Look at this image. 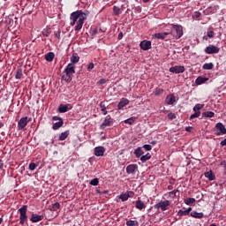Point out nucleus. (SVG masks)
I'll return each mask as SVG.
<instances>
[{"label": "nucleus", "mask_w": 226, "mask_h": 226, "mask_svg": "<svg viewBox=\"0 0 226 226\" xmlns=\"http://www.w3.org/2000/svg\"><path fill=\"white\" fill-rule=\"evenodd\" d=\"M87 19V12L82 11H76L71 13L70 20L71 26L74 27L75 31H80L84 26V22Z\"/></svg>", "instance_id": "nucleus-1"}, {"label": "nucleus", "mask_w": 226, "mask_h": 226, "mask_svg": "<svg viewBox=\"0 0 226 226\" xmlns=\"http://www.w3.org/2000/svg\"><path fill=\"white\" fill-rule=\"evenodd\" d=\"M64 73L65 74L62 76V79L66 80V82H72V75L75 73V65L73 64H69L64 70Z\"/></svg>", "instance_id": "nucleus-2"}, {"label": "nucleus", "mask_w": 226, "mask_h": 226, "mask_svg": "<svg viewBox=\"0 0 226 226\" xmlns=\"http://www.w3.org/2000/svg\"><path fill=\"white\" fill-rule=\"evenodd\" d=\"M173 29L170 32L172 36L179 40L183 36V26L179 25H172Z\"/></svg>", "instance_id": "nucleus-3"}, {"label": "nucleus", "mask_w": 226, "mask_h": 226, "mask_svg": "<svg viewBox=\"0 0 226 226\" xmlns=\"http://www.w3.org/2000/svg\"><path fill=\"white\" fill-rule=\"evenodd\" d=\"M19 223L20 225H24L26 223V220H27V207L24 205L19 210Z\"/></svg>", "instance_id": "nucleus-4"}, {"label": "nucleus", "mask_w": 226, "mask_h": 226, "mask_svg": "<svg viewBox=\"0 0 226 226\" xmlns=\"http://www.w3.org/2000/svg\"><path fill=\"white\" fill-rule=\"evenodd\" d=\"M169 206H170V201L164 200L155 204L154 207V209H161L162 211H167V209H169Z\"/></svg>", "instance_id": "nucleus-5"}, {"label": "nucleus", "mask_w": 226, "mask_h": 226, "mask_svg": "<svg viewBox=\"0 0 226 226\" xmlns=\"http://www.w3.org/2000/svg\"><path fill=\"white\" fill-rule=\"evenodd\" d=\"M30 121H31V119H29V117H21L19 119V121L18 122V129L24 130V128H26V126H27V123H29Z\"/></svg>", "instance_id": "nucleus-6"}, {"label": "nucleus", "mask_w": 226, "mask_h": 226, "mask_svg": "<svg viewBox=\"0 0 226 226\" xmlns=\"http://www.w3.org/2000/svg\"><path fill=\"white\" fill-rule=\"evenodd\" d=\"M206 54H218L220 52V48L215 45H209L205 49Z\"/></svg>", "instance_id": "nucleus-7"}, {"label": "nucleus", "mask_w": 226, "mask_h": 226, "mask_svg": "<svg viewBox=\"0 0 226 226\" xmlns=\"http://www.w3.org/2000/svg\"><path fill=\"white\" fill-rule=\"evenodd\" d=\"M170 73H184L185 72V66L183 65H176L170 68Z\"/></svg>", "instance_id": "nucleus-8"}, {"label": "nucleus", "mask_w": 226, "mask_h": 226, "mask_svg": "<svg viewBox=\"0 0 226 226\" xmlns=\"http://www.w3.org/2000/svg\"><path fill=\"white\" fill-rule=\"evenodd\" d=\"M215 128L219 131V132H216L215 135H225L226 134V128L225 125L222 123H217L215 124Z\"/></svg>", "instance_id": "nucleus-9"}, {"label": "nucleus", "mask_w": 226, "mask_h": 226, "mask_svg": "<svg viewBox=\"0 0 226 226\" xmlns=\"http://www.w3.org/2000/svg\"><path fill=\"white\" fill-rule=\"evenodd\" d=\"M134 193L132 191H127L125 193H123L119 196V199H121L122 202H126L130 197H133Z\"/></svg>", "instance_id": "nucleus-10"}, {"label": "nucleus", "mask_w": 226, "mask_h": 226, "mask_svg": "<svg viewBox=\"0 0 226 226\" xmlns=\"http://www.w3.org/2000/svg\"><path fill=\"white\" fill-rule=\"evenodd\" d=\"M68 110H72V104H60L58 107V112L61 114L68 112Z\"/></svg>", "instance_id": "nucleus-11"}, {"label": "nucleus", "mask_w": 226, "mask_h": 226, "mask_svg": "<svg viewBox=\"0 0 226 226\" xmlns=\"http://www.w3.org/2000/svg\"><path fill=\"white\" fill-rule=\"evenodd\" d=\"M94 154L95 156H103V154H105V147H96L94 150Z\"/></svg>", "instance_id": "nucleus-12"}, {"label": "nucleus", "mask_w": 226, "mask_h": 226, "mask_svg": "<svg viewBox=\"0 0 226 226\" xmlns=\"http://www.w3.org/2000/svg\"><path fill=\"white\" fill-rule=\"evenodd\" d=\"M139 47L142 50H149V49H151V41H142L139 43Z\"/></svg>", "instance_id": "nucleus-13"}, {"label": "nucleus", "mask_w": 226, "mask_h": 226, "mask_svg": "<svg viewBox=\"0 0 226 226\" xmlns=\"http://www.w3.org/2000/svg\"><path fill=\"white\" fill-rule=\"evenodd\" d=\"M43 220V215H38V214H32L30 221L33 223H38V222H41Z\"/></svg>", "instance_id": "nucleus-14"}, {"label": "nucleus", "mask_w": 226, "mask_h": 226, "mask_svg": "<svg viewBox=\"0 0 226 226\" xmlns=\"http://www.w3.org/2000/svg\"><path fill=\"white\" fill-rule=\"evenodd\" d=\"M169 34H170V32L157 33L154 35V38H157V40H165Z\"/></svg>", "instance_id": "nucleus-15"}, {"label": "nucleus", "mask_w": 226, "mask_h": 226, "mask_svg": "<svg viewBox=\"0 0 226 226\" xmlns=\"http://www.w3.org/2000/svg\"><path fill=\"white\" fill-rule=\"evenodd\" d=\"M167 105H174L176 103V96L174 94H169L165 100Z\"/></svg>", "instance_id": "nucleus-16"}, {"label": "nucleus", "mask_w": 226, "mask_h": 226, "mask_svg": "<svg viewBox=\"0 0 226 226\" xmlns=\"http://www.w3.org/2000/svg\"><path fill=\"white\" fill-rule=\"evenodd\" d=\"M139 169V166L137 164H131L126 167V172L127 174H133L135 170Z\"/></svg>", "instance_id": "nucleus-17"}, {"label": "nucleus", "mask_w": 226, "mask_h": 226, "mask_svg": "<svg viewBox=\"0 0 226 226\" xmlns=\"http://www.w3.org/2000/svg\"><path fill=\"white\" fill-rule=\"evenodd\" d=\"M112 124V118H105L102 124H101V129L107 128V126H110Z\"/></svg>", "instance_id": "nucleus-18"}, {"label": "nucleus", "mask_w": 226, "mask_h": 226, "mask_svg": "<svg viewBox=\"0 0 226 226\" xmlns=\"http://www.w3.org/2000/svg\"><path fill=\"white\" fill-rule=\"evenodd\" d=\"M128 103H130V101L126 98H123L117 106L119 110H121V109H123L124 107H126V105H128Z\"/></svg>", "instance_id": "nucleus-19"}, {"label": "nucleus", "mask_w": 226, "mask_h": 226, "mask_svg": "<svg viewBox=\"0 0 226 226\" xmlns=\"http://www.w3.org/2000/svg\"><path fill=\"white\" fill-rule=\"evenodd\" d=\"M191 216L192 218H199V219H201V218H204V213L200 212H197V211H192L190 213Z\"/></svg>", "instance_id": "nucleus-20"}, {"label": "nucleus", "mask_w": 226, "mask_h": 226, "mask_svg": "<svg viewBox=\"0 0 226 226\" xmlns=\"http://www.w3.org/2000/svg\"><path fill=\"white\" fill-rule=\"evenodd\" d=\"M79 59L80 57H79V55L77 53H73L71 56V64H77Z\"/></svg>", "instance_id": "nucleus-21"}, {"label": "nucleus", "mask_w": 226, "mask_h": 226, "mask_svg": "<svg viewBox=\"0 0 226 226\" xmlns=\"http://www.w3.org/2000/svg\"><path fill=\"white\" fill-rule=\"evenodd\" d=\"M69 136L70 131H65L59 135L58 140H66V139H68Z\"/></svg>", "instance_id": "nucleus-22"}, {"label": "nucleus", "mask_w": 226, "mask_h": 226, "mask_svg": "<svg viewBox=\"0 0 226 226\" xmlns=\"http://www.w3.org/2000/svg\"><path fill=\"white\" fill-rule=\"evenodd\" d=\"M207 13H216L218 11V5H212L207 9Z\"/></svg>", "instance_id": "nucleus-23"}, {"label": "nucleus", "mask_w": 226, "mask_h": 226, "mask_svg": "<svg viewBox=\"0 0 226 226\" xmlns=\"http://www.w3.org/2000/svg\"><path fill=\"white\" fill-rule=\"evenodd\" d=\"M54 56H55L54 52H49L48 54H46L45 59L49 63H51V61H54Z\"/></svg>", "instance_id": "nucleus-24"}, {"label": "nucleus", "mask_w": 226, "mask_h": 226, "mask_svg": "<svg viewBox=\"0 0 226 226\" xmlns=\"http://www.w3.org/2000/svg\"><path fill=\"white\" fill-rule=\"evenodd\" d=\"M134 154L136 155V158H140V156H142V154H144V150L140 147H138L134 151Z\"/></svg>", "instance_id": "nucleus-25"}, {"label": "nucleus", "mask_w": 226, "mask_h": 226, "mask_svg": "<svg viewBox=\"0 0 226 226\" xmlns=\"http://www.w3.org/2000/svg\"><path fill=\"white\" fill-rule=\"evenodd\" d=\"M205 177H207L209 181H215V175L213 174V171L205 172Z\"/></svg>", "instance_id": "nucleus-26"}, {"label": "nucleus", "mask_w": 226, "mask_h": 226, "mask_svg": "<svg viewBox=\"0 0 226 226\" xmlns=\"http://www.w3.org/2000/svg\"><path fill=\"white\" fill-rule=\"evenodd\" d=\"M147 160H151V154L147 153L145 155H142L140 157V162H142V163H146V162H147Z\"/></svg>", "instance_id": "nucleus-27"}, {"label": "nucleus", "mask_w": 226, "mask_h": 226, "mask_svg": "<svg viewBox=\"0 0 226 226\" xmlns=\"http://www.w3.org/2000/svg\"><path fill=\"white\" fill-rule=\"evenodd\" d=\"M135 121H137V117H132L130 118H127L124 121V123L125 124H133V123H135Z\"/></svg>", "instance_id": "nucleus-28"}, {"label": "nucleus", "mask_w": 226, "mask_h": 226, "mask_svg": "<svg viewBox=\"0 0 226 226\" xmlns=\"http://www.w3.org/2000/svg\"><path fill=\"white\" fill-rule=\"evenodd\" d=\"M195 82H196L197 86H200V84H204V82H207V79L202 78V77H198L196 79Z\"/></svg>", "instance_id": "nucleus-29"}, {"label": "nucleus", "mask_w": 226, "mask_h": 226, "mask_svg": "<svg viewBox=\"0 0 226 226\" xmlns=\"http://www.w3.org/2000/svg\"><path fill=\"white\" fill-rule=\"evenodd\" d=\"M113 13L114 15H121V13H123V10H121V8H119L118 6L114 5L113 7Z\"/></svg>", "instance_id": "nucleus-30"}, {"label": "nucleus", "mask_w": 226, "mask_h": 226, "mask_svg": "<svg viewBox=\"0 0 226 226\" xmlns=\"http://www.w3.org/2000/svg\"><path fill=\"white\" fill-rule=\"evenodd\" d=\"M215 68V64L213 63H207L203 64V70H213Z\"/></svg>", "instance_id": "nucleus-31"}, {"label": "nucleus", "mask_w": 226, "mask_h": 226, "mask_svg": "<svg viewBox=\"0 0 226 226\" xmlns=\"http://www.w3.org/2000/svg\"><path fill=\"white\" fill-rule=\"evenodd\" d=\"M136 207H137V209H139V210L144 209V202H142V200H138L136 201Z\"/></svg>", "instance_id": "nucleus-32"}, {"label": "nucleus", "mask_w": 226, "mask_h": 226, "mask_svg": "<svg viewBox=\"0 0 226 226\" xmlns=\"http://www.w3.org/2000/svg\"><path fill=\"white\" fill-rule=\"evenodd\" d=\"M203 117H215V112L206 111L202 113Z\"/></svg>", "instance_id": "nucleus-33"}, {"label": "nucleus", "mask_w": 226, "mask_h": 226, "mask_svg": "<svg viewBox=\"0 0 226 226\" xmlns=\"http://www.w3.org/2000/svg\"><path fill=\"white\" fill-rule=\"evenodd\" d=\"M185 203L187 206H192V204H195V199L194 198H188L185 200Z\"/></svg>", "instance_id": "nucleus-34"}, {"label": "nucleus", "mask_w": 226, "mask_h": 226, "mask_svg": "<svg viewBox=\"0 0 226 226\" xmlns=\"http://www.w3.org/2000/svg\"><path fill=\"white\" fill-rule=\"evenodd\" d=\"M100 109L102 112H103L104 116H107V106H105L104 102L100 103Z\"/></svg>", "instance_id": "nucleus-35"}, {"label": "nucleus", "mask_w": 226, "mask_h": 226, "mask_svg": "<svg viewBox=\"0 0 226 226\" xmlns=\"http://www.w3.org/2000/svg\"><path fill=\"white\" fill-rule=\"evenodd\" d=\"M126 225L127 226H139V222L129 220V221L126 222Z\"/></svg>", "instance_id": "nucleus-36"}, {"label": "nucleus", "mask_w": 226, "mask_h": 226, "mask_svg": "<svg viewBox=\"0 0 226 226\" xmlns=\"http://www.w3.org/2000/svg\"><path fill=\"white\" fill-rule=\"evenodd\" d=\"M204 107V104H196L193 107V110L194 112H200V109H202Z\"/></svg>", "instance_id": "nucleus-37"}, {"label": "nucleus", "mask_w": 226, "mask_h": 226, "mask_svg": "<svg viewBox=\"0 0 226 226\" xmlns=\"http://www.w3.org/2000/svg\"><path fill=\"white\" fill-rule=\"evenodd\" d=\"M23 73L22 69H17L15 78L16 79H22Z\"/></svg>", "instance_id": "nucleus-38"}, {"label": "nucleus", "mask_w": 226, "mask_h": 226, "mask_svg": "<svg viewBox=\"0 0 226 226\" xmlns=\"http://www.w3.org/2000/svg\"><path fill=\"white\" fill-rule=\"evenodd\" d=\"M100 183V180L98 178H94L90 181V185H92V186H98Z\"/></svg>", "instance_id": "nucleus-39"}, {"label": "nucleus", "mask_w": 226, "mask_h": 226, "mask_svg": "<svg viewBox=\"0 0 226 226\" xmlns=\"http://www.w3.org/2000/svg\"><path fill=\"white\" fill-rule=\"evenodd\" d=\"M177 216H188V212H186V210H179L177 212Z\"/></svg>", "instance_id": "nucleus-40"}, {"label": "nucleus", "mask_w": 226, "mask_h": 226, "mask_svg": "<svg viewBox=\"0 0 226 226\" xmlns=\"http://www.w3.org/2000/svg\"><path fill=\"white\" fill-rule=\"evenodd\" d=\"M200 117V111H195L194 114L191 115L190 119H195V117Z\"/></svg>", "instance_id": "nucleus-41"}, {"label": "nucleus", "mask_w": 226, "mask_h": 226, "mask_svg": "<svg viewBox=\"0 0 226 226\" xmlns=\"http://www.w3.org/2000/svg\"><path fill=\"white\" fill-rule=\"evenodd\" d=\"M36 167H38V165H37L36 163L31 162V163L29 164L28 169H29V170H34L36 169Z\"/></svg>", "instance_id": "nucleus-42"}, {"label": "nucleus", "mask_w": 226, "mask_h": 226, "mask_svg": "<svg viewBox=\"0 0 226 226\" xmlns=\"http://www.w3.org/2000/svg\"><path fill=\"white\" fill-rule=\"evenodd\" d=\"M57 128H61V126L64 124L63 118L57 117Z\"/></svg>", "instance_id": "nucleus-43"}, {"label": "nucleus", "mask_w": 226, "mask_h": 226, "mask_svg": "<svg viewBox=\"0 0 226 226\" xmlns=\"http://www.w3.org/2000/svg\"><path fill=\"white\" fill-rule=\"evenodd\" d=\"M207 38H214L215 37V32L214 31H207Z\"/></svg>", "instance_id": "nucleus-44"}, {"label": "nucleus", "mask_w": 226, "mask_h": 226, "mask_svg": "<svg viewBox=\"0 0 226 226\" xmlns=\"http://www.w3.org/2000/svg\"><path fill=\"white\" fill-rule=\"evenodd\" d=\"M160 94H163V89L162 88H157L155 90V96H160Z\"/></svg>", "instance_id": "nucleus-45"}, {"label": "nucleus", "mask_w": 226, "mask_h": 226, "mask_svg": "<svg viewBox=\"0 0 226 226\" xmlns=\"http://www.w3.org/2000/svg\"><path fill=\"white\" fill-rule=\"evenodd\" d=\"M178 190H173L169 192L170 197H176V193H177Z\"/></svg>", "instance_id": "nucleus-46"}, {"label": "nucleus", "mask_w": 226, "mask_h": 226, "mask_svg": "<svg viewBox=\"0 0 226 226\" xmlns=\"http://www.w3.org/2000/svg\"><path fill=\"white\" fill-rule=\"evenodd\" d=\"M98 86H102L103 84H107V79H102L97 82Z\"/></svg>", "instance_id": "nucleus-47"}, {"label": "nucleus", "mask_w": 226, "mask_h": 226, "mask_svg": "<svg viewBox=\"0 0 226 226\" xmlns=\"http://www.w3.org/2000/svg\"><path fill=\"white\" fill-rule=\"evenodd\" d=\"M168 119H170V120L176 119V114H174V113H169V114H168Z\"/></svg>", "instance_id": "nucleus-48"}, {"label": "nucleus", "mask_w": 226, "mask_h": 226, "mask_svg": "<svg viewBox=\"0 0 226 226\" xmlns=\"http://www.w3.org/2000/svg\"><path fill=\"white\" fill-rule=\"evenodd\" d=\"M143 147L146 151H151V149H153L151 145H144Z\"/></svg>", "instance_id": "nucleus-49"}, {"label": "nucleus", "mask_w": 226, "mask_h": 226, "mask_svg": "<svg viewBox=\"0 0 226 226\" xmlns=\"http://www.w3.org/2000/svg\"><path fill=\"white\" fill-rule=\"evenodd\" d=\"M93 68H94V64L90 63V64H88V67H87L88 72H91V70H93Z\"/></svg>", "instance_id": "nucleus-50"}, {"label": "nucleus", "mask_w": 226, "mask_h": 226, "mask_svg": "<svg viewBox=\"0 0 226 226\" xmlns=\"http://www.w3.org/2000/svg\"><path fill=\"white\" fill-rule=\"evenodd\" d=\"M222 167H223L224 170H226V161L221 162Z\"/></svg>", "instance_id": "nucleus-51"}, {"label": "nucleus", "mask_w": 226, "mask_h": 226, "mask_svg": "<svg viewBox=\"0 0 226 226\" xmlns=\"http://www.w3.org/2000/svg\"><path fill=\"white\" fill-rule=\"evenodd\" d=\"M200 17V12H195L193 15V19H199Z\"/></svg>", "instance_id": "nucleus-52"}, {"label": "nucleus", "mask_w": 226, "mask_h": 226, "mask_svg": "<svg viewBox=\"0 0 226 226\" xmlns=\"http://www.w3.org/2000/svg\"><path fill=\"white\" fill-rule=\"evenodd\" d=\"M52 128H53V130H57V122L53 124Z\"/></svg>", "instance_id": "nucleus-53"}, {"label": "nucleus", "mask_w": 226, "mask_h": 226, "mask_svg": "<svg viewBox=\"0 0 226 226\" xmlns=\"http://www.w3.org/2000/svg\"><path fill=\"white\" fill-rule=\"evenodd\" d=\"M221 146L226 147V139H224L222 141H221Z\"/></svg>", "instance_id": "nucleus-54"}, {"label": "nucleus", "mask_w": 226, "mask_h": 226, "mask_svg": "<svg viewBox=\"0 0 226 226\" xmlns=\"http://www.w3.org/2000/svg\"><path fill=\"white\" fill-rule=\"evenodd\" d=\"M185 211L187 212L188 215H190V213L192 212V207H188Z\"/></svg>", "instance_id": "nucleus-55"}, {"label": "nucleus", "mask_w": 226, "mask_h": 226, "mask_svg": "<svg viewBox=\"0 0 226 226\" xmlns=\"http://www.w3.org/2000/svg\"><path fill=\"white\" fill-rule=\"evenodd\" d=\"M118 40H123V33H120V34H118Z\"/></svg>", "instance_id": "nucleus-56"}, {"label": "nucleus", "mask_w": 226, "mask_h": 226, "mask_svg": "<svg viewBox=\"0 0 226 226\" xmlns=\"http://www.w3.org/2000/svg\"><path fill=\"white\" fill-rule=\"evenodd\" d=\"M53 209L56 211V209H57V203L56 202V203H54V205H53Z\"/></svg>", "instance_id": "nucleus-57"}, {"label": "nucleus", "mask_w": 226, "mask_h": 226, "mask_svg": "<svg viewBox=\"0 0 226 226\" xmlns=\"http://www.w3.org/2000/svg\"><path fill=\"white\" fill-rule=\"evenodd\" d=\"M54 121H57V116L52 117V123H54Z\"/></svg>", "instance_id": "nucleus-58"}, {"label": "nucleus", "mask_w": 226, "mask_h": 226, "mask_svg": "<svg viewBox=\"0 0 226 226\" xmlns=\"http://www.w3.org/2000/svg\"><path fill=\"white\" fill-rule=\"evenodd\" d=\"M3 165H4L3 161L0 160V169H3Z\"/></svg>", "instance_id": "nucleus-59"}, {"label": "nucleus", "mask_w": 226, "mask_h": 226, "mask_svg": "<svg viewBox=\"0 0 226 226\" xmlns=\"http://www.w3.org/2000/svg\"><path fill=\"white\" fill-rule=\"evenodd\" d=\"M152 146H154L156 144V141H151Z\"/></svg>", "instance_id": "nucleus-60"}, {"label": "nucleus", "mask_w": 226, "mask_h": 226, "mask_svg": "<svg viewBox=\"0 0 226 226\" xmlns=\"http://www.w3.org/2000/svg\"><path fill=\"white\" fill-rule=\"evenodd\" d=\"M3 126H4V124L0 122V128H3Z\"/></svg>", "instance_id": "nucleus-61"}, {"label": "nucleus", "mask_w": 226, "mask_h": 226, "mask_svg": "<svg viewBox=\"0 0 226 226\" xmlns=\"http://www.w3.org/2000/svg\"><path fill=\"white\" fill-rule=\"evenodd\" d=\"M192 127H186V132H190V129H191Z\"/></svg>", "instance_id": "nucleus-62"}, {"label": "nucleus", "mask_w": 226, "mask_h": 226, "mask_svg": "<svg viewBox=\"0 0 226 226\" xmlns=\"http://www.w3.org/2000/svg\"><path fill=\"white\" fill-rule=\"evenodd\" d=\"M151 0H143V3H149Z\"/></svg>", "instance_id": "nucleus-63"}, {"label": "nucleus", "mask_w": 226, "mask_h": 226, "mask_svg": "<svg viewBox=\"0 0 226 226\" xmlns=\"http://www.w3.org/2000/svg\"><path fill=\"white\" fill-rule=\"evenodd\" d=\"M3 223V218H0V225Z\"/></svg>", "instance_id": "nucleus-64"}]
</instances>
